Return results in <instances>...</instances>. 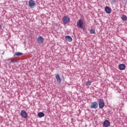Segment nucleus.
Returning <instances> with one entry per match:
<instances>
[{
    "label": "nucleus",
    "instance_id": "obj_15",
    "mask_svg": "<svg viewBox=\"0 0 127 127\" xmlns=\"http://www.w3.org/2000/svg\"><path fill=\"white\" fill-rule=\"evenodd\" d=\"M86 85L87 86H90L91 85V81H88L87 82H86Z\"/></svg>",
    "mask_w": 127,
    "mask_h": 127
},
{
    "label": "nucleus",
    "instance_id": "obj_13",
    "mask_svg": "<svg viewBox=\"0 0 127 127\" xmlns=\"http://www.w3.org/2000/svg\"><path fill=\"white\" fill-rule=\"evenodd\" d=\"M45 114L43 112H39L38 114V117H39V118H43V117H44Z\"/></svg>",
    "mask_w": 127,
    "mask_h": 127
},
{
    "label": "nucleus",
    "instance_id": "obj_18",
    "mask_svg": "<svg viewBox=\"0 0 127 127\" xmlns=\"http://www.w3.org/2000/svg\"><path fill=\"white\" fill-rule=\"evenodd\" d=\"M58 82L59 83H61V80H58Z\"/></svg>",
    "mask_w": 127,
    "mask_h": 127
},
{
    "label": "nucleus",
    "instance_id": "obj_3",
    "mask_svg": "<svg viewBox=\"0 0 127 127\" xmlns=\"http://www.w3.org/2000/svg\"><path fill=\"white\" fill-rule=\"evenodd\" d=\"M28 5H29V7H30L31 8H34V6H35V5H36V3H35V1H34V0H30L29 1Z\"/></svg>",
    "mask_w": 127,
    "mask_h": 127
},
{
    "label": "nucleus",
    "instance_id": "obj_11",
    "mask_svg": "<svg viewBox=\"0 0 127 127\" xmlns=\"http://www.w3.org/2000/svg\"><path fill=\"white\" fill-rule=\"evenodd\" d=\"M119 70H125L126 69V65L125 64H121L119 65Z\"/></svg>",
    "mask_w": 127,
    "mask_h": 127
},
{
    "label": "nucleus",
    "instance_id": "obj_16",
    "mask_svg": "<svg viewBox=\"0 0 127 127\" xmlns=\"http://www.w3.org/2000/svg\"><path fill=\"white\" fill-rule=\"evenodd\" d=\"M90 31L91 34H94V33H95V30L91 29Z\"/></svg>",
    "mask_w": 127,
    "mask_h": 127
},
{
    "label": "nucleus",
    "instance_id": "obj_21",
    "mask_svg": "<svg viewBox=\"0 0 127 127\" xmlns=\"http://www.w3.org/2000/svg\"><path fill=\"white\" fill-rule=\"evenodd\" d=\"M12 61L11 60V62H12Z\"/></svg>",
    "mask_w": 127,
    "mask_h": 127
},
{
    "label": "nucleus",
    "instance_id": "obj_12",
    "mask_svg": "<svg viewBox=\"0 0 127 127\" xmlns=\"http://www.w3.org/2000/svg\"><path fill=\"white\" fill-rule=\"evenodd\" d=\"M21 55H23V54H22V53L17 52L15 53L14 56H21Z\"/></svg>",
    "mask_w": 127,
    "mask_h": 127
},
{
    "label": "nucleus",
    "instance_id": "obj_6",
    "mask_svg": "<svg viewBox=\"0 0 127 127\" xmlns=\"http://www.w3.org/2000/svg\"><path fill=\"white\" fill-rule=\"evenodd\" d=\"M63 22L64 23L67 24L70 22V18L68 16H64L63 18Z\"/></svg>",
    "mask_w": 127,
    "mask_h": 127
},
{
    "label": "nucleus",
    "instance_id": "obj_5",
    "mask_svg": "<svg viewBox=\"0 0 127 127\" xmlns=\"http://www.w3.org/2000/svg\"><path fill=\"white\" fill-rule=\"evenodd\" d=\"M20 116L22 117V118H24V119H26L28 115H27V113L25 112V111L21 110Z\"/></svg>",
    "mask_w": 127,
    "mask_h": 127
},
{
    "label": "nucleus",
    "instance_id": "obj_17",
    "mask_svg": "<svg viewBox=\"0 0 127 127\" xmlns=\"http://www.w3.org/2000/svg\"><path fill=\"white\" fill-rule=\"evenodd\" d=\"M56 78L57 80H61L60 76H59V75H58V74H57L56 76Z\"/></svg>",
    "mask_w": 127,
    "mask_h": 127
},
{
    "label": "nucleus",
    "instance_id": "obj_7",
    "mask_svg": "<svg viewBox=\"0 0 127 127\" xmlns=\"http://www.w3.org/2000/svg\"><path fill=\"white\" fill-rule=\"evenodd\" d=\"M44 40V39H43V37L42 36L38 37L37 39V41L38 43H39V44H42V43H43Z\"/></svg>",
    "mask_w": 127,
    "mask_h": 127
},
{
    "label": "nucleus",
    "instance_id": "obj_20",
    "mask_svg": "<svg viewBox=\"0 0 127 127\" xmlns=\"http://www.w3.org/2000/svg\"><path fill=\"white\" fill-rule=\"evenodd\" d=\"M8 60H11V59H9Z\"/></svg>",
    "mask_w": 127,
    "mask_h": 127
},
{
    "label": "nucleus",
    "instance_id": "obj_4",
    "mask_svg": "<svg viewBox=\"0 0 127 127\" xmlns=\"http://www.w3.org/2000/svg\"><path fill=\"white\" fill-rule=\"evenodd\" d=\"M98 102H94L91 104L90 108L91 109H94L96 110V109H98Z\"/></svg>",
    "mask_w": 127,
    "mask_h": 127
},
{
    "label": "nucleus",
    "instance_id": "obj_19",
    "mask_svg": "<svg viewBox=\"0 0 127 127\" xmlns=\"http://www.w3.org/2000/svg\"><path fill=\"white\" fill-rule=\"evenodd\" d=\"M0 29H1V25H0Z\"/></svg>",
    "mask_w": 127,
    "mask_h": 127
},
{
    "label": "nucleus",
    "instance_id": "obj_2",
    "mask_svg": "<svg viewBox=\"0 0 127 127\" xmlns=\"http://www.w3.org/2000/svg\"><path fill=\"white\" fill-rule=\"evenodd\" d=\"M76 25L77 27H78V28H83V25H84L83 20H82V19H79L78 21L77 22Z\"/></svg>",
    "mask_w": 127,
    "mask_h": 127
},
{
    "label": "nucleus",
    "instance_id": "obj_9",
    "mask_svg": "<svg viewBox=\"0 0 127 127\" xmlns=\"http://www.w3.org/2000/svg\"><path fill=\"white\" fill-rule=\"evenodd\" d=\"M105 10L106 13L110 14L112 12V9H111V8H110L108 6L105 7Z\"/></svg>",
    "mask_w": 127,
    "mask_h": 127
},
{
    "label": "nucleus",
    "instance_id": "obj_10",
    "mask_svg": "<svg viewBox=\"0 0 127 127\" xmlns=\"http://www.w3.org/2000/svg\"><path fill=\"white\" fill-rule=\"evenodd\" d=\"M65 39L66 41L68 42H72V37L70 36H65Z\"/></svg>",
    "mask_w": 127,
    "mask_h": 127
},
{
    "label": "nucleus",
    "instance_id": "obj_8",
    "mask_svg": "<svg viewBox=\"0 0 127 127\" xmlns=\"http://www.w3.org/2000/svg\"><path fill=\"white\" fill-rule=\"evenodd\" d=\"M110 126H111V123L109 120H105L103 122V127H110Z\"/></svg>",
    "mask_w": 127,
    "mask_h": 127
},
{
    "label": "nucleus",
    "instance_id": "obj_1",
    "mask_svg": "<svg viewBox=\"0 0 127 127\" xmlns=\"http://www.w3.org/2000/svg\"><path fill=\"white\" fill-rule=\"evenodd\" d=\"M99 109H103L105 107V102H104V99H100L98 101Z\"/></svg>",
    "mask_w": 127,
    "mask_h": 127
},
{
    "label": "nucleus",
    "instance_id": "obj_14",
    "mask_svg": "<svg viewBox=\"0 0 127 127\" xmlns=\"http://www.w3.org/2000/svg\"><path fill=\"white\" fill-rule=\"evenodd\" d=\"M122 20H124V21H126L127 20V16H126V15H122Z\"/></svg>",
    "mask_w": 127,
    "mask_h": 127
}]
</instances>
